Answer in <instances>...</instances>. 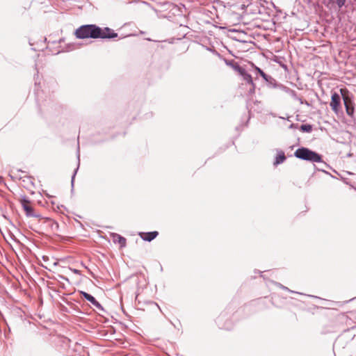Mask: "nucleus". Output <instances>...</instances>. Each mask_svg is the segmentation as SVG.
I'll return each mask as SVG.
<instances>
[{
	"label": "nucleus",
	"mask_w": 356,
	"mask_h": 356,
	"mask_svg": "<svg viewBox=\"0 0 356 356\" xmlns=\"http://www.w3.org/2000/svg\"><path fill=\"white\" fill-rule=\"evenodd\" d=\"M22 205L24 210L26 212V215L29 217H36L37 216L34 213L33 208L30 205V202L27 200H23Z\"/></svg>",
	"instance_id": "7"
},
{
	"label": "nucleus",
	"mask_w": 356,
	"mask_h": 356,
	"mask_svg": "<svg viewBox=\"0 0 356 356\" xmlns=\"http://www.w3.org/2000/svg\"><path fill=\"white\" fill-rule=\"evenodd\" d=\"M264 80L269 86H272L273 88L276 87L275 80L272 76L267 75V77L264 79Z\"/></svg>",
	"instance_id": "12"
},
{
	"label": "nucleus",
	"mask_w": 356,
	"mask_h": 356,
	"mask_svg": "<svg viewBox=\"0 0 356 356\" xmlns=\"http://www.w3.org/2000/svg\"><path fill=\"white\" fill-rule=\"evenodd\" d=\"M74 35L78 39H112L118 37V33L110 28L102 29L96 24L82 25L75 30Z\"/></svg>",
	"instance_id": "1"
},
{
	"label": "nucleus",
	"mask_w": 356,
	"mask_h": 356,
	"mask_svg": "<svg viewBox=\"0 0 356 356\" xmlns=\"http://www.w3.org/2000/svg\"><path fill=\"white\" fill-rule=\"evenodd\" d=\"M286 160V156L282 151H279L277 155L275 158V161L274 162V165H277L280 163H282Z\"/></svg>",
	"instance_id": "10"
},
{
	"label": "nucleus",
	"mask_w": 356,
	"mask_h": 356,
	"mask_svg": "<svg viewBox=\"0 0 356 356\" xmlns=\"http://www.w3.org/2000/svg\"><path fill=\"white\" fill-rule=\"evenodd\" d=\"M42 259H43L44 261H47V260L49 259V257H48L47 256H43V257H42Z\"/></svg>",
	"instance_id": "18"
},
{
	"label": "nucleus",
	"mask_w": 356,
	"mask_h": 356,
	"mask_svg": "<svg viewBox=\"0 0 356 356\" xmlns=\"http://www.w3.org/2000/svg\"><path fill=\"white\" fill-rule=\"evenodd\" d=\"M254 67L255 68L256 71L261 75V76L264 79L267 77V74L266 73H264V72L261 70L259 67H257L256 66H254Z\"/></svg>",
	"instance_id": "13"
},
{
	"label": "nucleus",
	"mask_w": 356,
	"mask_h": 356,
	"mask_svg": "<svg viewBox=\"0 0 356 356\" xmlns=\"http://www.w3.org/2000/svg\"><path fill=\"white\" fill-rule=\"evenodd\" d=\"M346 0H335V2L337 3L339 8H341L344 6Z\"/></svg>",
	"instance_id": "14"
},
{
	"label": "nucleus",
	"mask_w": 356,
	"mask_h": 356,
	"mask_svg": "<svg viewBox=\"0 0 356 356\" xmlns=\"http://www.w3.org/2000/svg\"><path fill=\"white\" fill-rule=\"evenodd\" d=\"M294 156L301 160L319 163L322 161L321 156L307 147H300L294 152Z\"/></svg>",
	"instance_id": "2"
},
{
	"label": "nucleus",
	"mask_w": 356,
	"mask_h": 356,
	"mask_svg": "<svg viewBox=\"0 0 356 356\" xmlns=\"http://www.w3.org/2000/svg\"><path fill=\"white\" fill-rule=\"evenodd\" d=\"M81 294L82 296L86 298L88 301H89L93 306H95L97 309L99 310L103 311L104 309L101 304L96 300V299L90 294L85 292V291H81Z\"/></svg>",
	"instance_id": "6"
},
{
	"label": "nucleus",
	"mask_w": 356,
	"mask_h": 356,
	"mask_svg": "<svg viewBox=\"0 0 356 356\" xmlns=\"http://www.w3.org/2000/svg\"><path fill=\"white\" fill-rule=\"evenodd\" d=\"M299 129L302 132L310 133L312 131V126L309 124H301Z\"/></svg>",
	"instance_id": "11"
},
{
	"label": "nucleus",
	"mask_w": 356,
	"mask_h": 356,
	"mask_svg": "<svg viewBox=\"0 0 356 356\" xmlns=\"http://www.w3.org/2000/svg\"><path fill=\"white\" fill-rule=\"evenodd\" d=\"M276 284L277 286H279L280 288L283 289L284 290H286V291H290L291 293H295L294 291L290 290L289 288H287L286 286H284L283 285H282L281 284H278V283H276Z\"/></svg>",
	"instance_id": "16"
},
{
	"label": "nucleus",
	"mask_w": 356,
	"mask_h": 356,
	"mask_svg": "<svg viewBox=\"0 0 356 356\" xmlns=\"http://www.w3.org/2000/svg\"><path fill=\"white\" fill-rule=\"evenodd\" d=\"M340 104H341V97H340V95L338 93H337V92H334L332 95L331 102H330V105L332 111L335 113H338V111H339V107H340Z\"/></svg>",
	"instance_id": "4"
},
{
	"label": "nucleus",
	"mask_w": 356,
	"mask_h": 356,
	"mask_svg": "<svg viewBox=\"0 0 356 356\" xmlns=\"http://www.w3.org/2000/svg\"><path fill=\"white\" fill-rule=\"evenodd\" d=\"M113 241L115 243H118L121 248L126 245V238L118 234H113Z\"/></svg>",
	"instance_id": "9"
},
{
	"label": "nucleus",
	"mask_w": 356,
	"mask_h": 356,
	"mask_svg": "<svg viewBox=\"0 0 356 356\" xmlns=\"http://www.w3.org/2000/svg\"><path fill=\"white\" fill-rule=\"evenodd\" d=\"M340 92L343 100L347 115L353 116L354 113V107L352 101V95L346 88H341Z\"/></svg>",
	"instance_id": "3"
},
{
	"label": "nucleus",
	"mask_w": 356,
	"mask_h": 356,
	"mask_svg": "<svg viewBox=\"0 0 356 356\" xmlns=\"http://www.w3.org/2000/svg\"><path fill=\"white\" fill-rule=\"evenodd\" d=\"M300 126L298 124H291L289 126V129H299Z\"/></svg>",
	"instance_id": "17"
},
{
	"label": "nucleus",
	"mask_w": 356,
	"mask_h": 356,
	"mask_svg": "<svg viewBox=\"0 0 356 356\" xmlns=\"http://www.w3.org/2000/svg\"><path fill=\"white\" fill-rule=\"evenodd\" d=\"M78 169H79V166L76 168V169H75L74 174L72 176L71 184H72V188L74 187V178H75V175L77 172Z\"/></svg>",
	"instance_id": "15"
},
{
	"label": "nucleus",
	"mask_w": 356,
	"mask_h": 356,
	"mask_svg": "<svg viewBox=\"0 0 356 356\" xmlns=\"http://www.w3.org/2000/svg\"><path fill=\"white\" fill-rule=\"evenodd\" d=\"M238 71L240 73V74L243 76V80L245 81L248 83L250 84L252 88H250V92L254 90V84L252 81V76L248 74L245 70L238 67Z\"/></svg>",
	"instance_id": "5"
},
{
	"label": "nucleus",
	"mask_w": 356,
	"mask_h": 356,
	"mask_svg": "<svg viewBox=\"0 0 356 356\" xmlns=\"http://www.w3.org/2000/svg\"><path fill=\"white\" fill-rule=\"evenodd\" d=\"M159 235V232L156 231L149 232H140L139 236L140 238L145 241H152Z\"/></svg>",
	"instance_id": "8"
}]
</instances>
